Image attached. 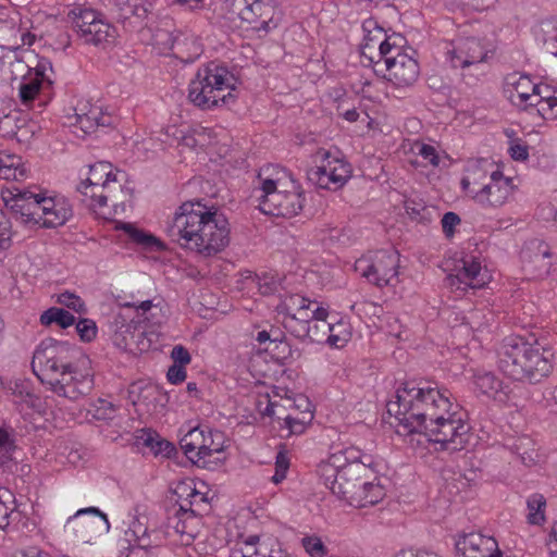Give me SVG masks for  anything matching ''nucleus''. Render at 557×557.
<instances>
[{"mask_svg": "<svg viewBox=\"0 0 557 557\" xmlns=\"http://www.w3.org/2000/svg\"><path fill=\"white\" fill-rule=\"evenodd\" d=\"M450 393L428 382L406 381L396 389L395 400L386 405L395 417L397 434L424 433L443 450L459 451L469 441L465 414L449 400Z\"/></svg>", "mask_w": 557, "mask_h": 557, "instance_id": "f257e3e1", "label": "nucleus"}, {"mask_svg": "<svg viewBox=\"0 0 557 557\" xmlns=\"http://www.w3.org/2000/svg\"><path fill=\"white\" fill-rule=\"evenodd\" d=\"M89 359L76 347L52 338L45 339L33 355L32 369L42 384L59 396L76 400L94 388Z\"/></svg>", "mask_w": 557, "mask_h": 557, "instance_id": "f03ea898", "label": "nucleus"}, {"mask_svg": "<svg viewBox=\"0 0 557 557\" xmlns=\"http://www.w3.org/2000/svg\"><path fill=\"white\" fill-rule=\"evenodd\" d=\"M165 232L182 248L205 258L218 255L230 244V224L225 216L200 200L182 203Z\"/></svg>", "mask_w": 557, "mask_h": 557, "instance_id": "7ed1b4c3", "label": "nucleus"}, {"mask_svg": "<svg viewBox=\"0 0 557 557\" xmlns=\"http://www.w3.org/2000/svg\"><path fill=\"white\" fill-rule=\"evenodd\" d=\"M497 356L498 368L505 375L536 384L552 373L555 354L537 341L530 343L521 336H509L503 341Z\"/></svg>", "mask_w": 557, "mask_h": 557, "instance_id": "20e7f679", "label": "nucleus"}, {"mask_svg": "<svg viewBox=\"0 0 557 557\" xmlns=\"http://www.w3.org/2000/svg\"><path fill=\"white\" fill-rule=\"evenodd\" d=\"M255 197L264 214L293 218L304 208V196L298 184L284 170L265 166L258 173Z\"/></svg>", "mask_w": 557, "mask_h": 557, "instance_id": "39448f33", "label": "nucleus"}, {"mask_svg": "<svg viewBox=\"0 0 557 557\" xmlns=\"http://www.w3.org/2000/svg\"><path fill=\"white\" fill-rule=\"evenodd\" d=\"M235 77L226 67L210 62L198 69L188 88V99L202 110L235 103Z\"/></svg>", "mask_w": 557, "mask_h": 557, "instance_id": "423d86ee", "label": "nucleus"}, {"mask_svg": "<svg viewBox=\"0 0 557 557\" xmlns=\"http://www.w3.org/2000/svg\"><path fill=\"white\" fill-rule=\"evenodd\" d=\"M227 18L240 20L247 28L268 33L277 26L276 7L272 0H224Z\"/></svg>", "mask_w": 557, "mask_h": 557, "instance_id": "0eeeda50", "label": "nucleus"}, {"mask_svg": "<svg viewBox=\"0 0 557 557\" xmlns=\"http://www.w3.org/2000/svg\"><path fill=\"white\" fill-rule=\"evenodd\" d=\"M363 39L360 45L362 63L364 65H379L395 45L405 44L406 39L397 34L387 36L382 27H379L372 20H368L362 24Z\"/></svg>", "mask_w": 557, "mask_h": 557, "instance_id": "6e6552de", "label": "nucleus"}, {"mask_svg": "<svg viewBox=\"0 0 557 557\" xmlns=\"http://www.w3.org/2000/svg\"><path fill=\"white\" fill-rule=\"evenodd\" d=\"M393 45V50L376 65L374 72L382 74L397 87L411 86L419 77V64L403 51L404 44Z\"/></svg>", "mask_w": 557, "mask_h": 557, "instance_id": "1a4fd4ad", "label": "nucleus"}, {"mask_svg": "<svg viewBox=\"0 0 557 557\" xmlns=\"http://www.w3.org/2000/svg\"><path fill=\"white\" fill-rule=\"evenodd\" d=\"M180 444L193 463L205 467L207 458L224 450V436L220 431L195 428L181 438Z\"/></svg>", "mask_w": 557, "mask_h": 557, "instance_id": "9d476101", "label": "nucleus"}, {"mask_svg": "<svg viewBox=\"0 0 557 557\" xmlns=\"http://www.w3.org/2000/svg\"><path fill=\"white\" fill-rule=\"evenodd\" d=\"M397 269L398 256L384 250L363 256L355 262V270L379 287L393 284L398 275Z\"/></svg>", "mask_w": 557, "mask_h": 557, "instance_id": "9b49d317", "label": "nucleus"}, {"mask_svg": "<svg viewBox=\"0 0 557 557\" xmlns=\"http://www.w3.org/2000/svg\"><path fill=\"white\" fill-rule=\"evenodd\" d=\"M67 17L85 44L98 46L109 42L115 36V28L91 9L75 8L69 12Z\"/></svg>", "mask_w": 557, "mask_h": 557, "instance_id": "f8f14e48", "label": "nucleus"}, {"mask_svg": "<svg viewBox=\"0 0 557 557\" xmlns=\"http://www.w3.org/2000/svg\"><path fill=\"white\" fill-rule=\"evenodd\" d=\"M317 158L321 159V164L310 168L307 177L318 187L335 190L350 177V165L338 158H331L329 151L319 150Z\"/></svg>", "mask_w": 557, "mask_h": 557, "instance_id": "ddd939ff", "label": "nucleus"}, {"mask_svg": "<svg viewBox=\"0 0 557 557\" xmlns=\"http://www.w3.org/2000/svg\"><path fill=\"white\" fill-rule=\"evenodd\" d=\"M133 190L123 186L117 177L108 183L103 190L97 194L95 201L89 202L88 208L91 209L98 218L109 220L112 214L119 211L124 212L126 205L131 203Z\"/></svg>", "mask_w": 557, "mask_h": 557, "instance_id": "4468645a", "label": "nucleus"}, {"mask_svg": "<svg viewBox=\"0 0 557 557\" xmlns=\"http://www.w3.org/2000/svg\"><path fill=\"white\" fill-rule=\"evenodd\" d=\"M368 472L369 466L354 465L324 484L338 498L354 506L360 504L361 486Z\"/></svg>", "mask_w": 557, "mask_h": 557, "instance_id": "2eb2a0df", "label": "nucleus"}, {"mask_svg": "<svg viewBox=\"0 0 557 557\" xmlns=\"http://www.w3.org/2000/svg\"><path fill=\"white\" fill-rule=\"evenodd\" d=\"M41 193H36L29 188L13 186L1 191L2 200L8 209L25 218L26 221H33L40 209Z\"/></svg>", "mask_w": 557, "mask_h": 557, "instance_id": "dca6fc26", "label": "nucleus"}, {"mask_svg": "<svg viewBox=\"0 0 557 557\" xmlns=\"http://www.w3.org/2000/svg\"><path fill=\"white\" fill-rule=\"evenodd\" d=\"M371 463V456L364 455L359 448L351 446L332 454L326 461L321 462L319 474L326 483L354 465L370 466Z\"/></svg>", "mask_w": 557, "mask_h": 557, "instance_id": "f3484780", "label": "nucleus"}, {"mask_svg": "<svg viewBox=\"0 0 557 557\" xmlns=\"http://www.w3.org/2000/svg\"><path fill=\"white\" fill-rule=\"evenodd\" d=\"M512 190L511 178L496 170L491 172L490 181L479 193H475L473 200L483 208H499L507 202Z\"/></svg>", "mask_w": 557, "mask_h": 557, "instance_id": "a211bd4d", "label": "nucleus"}, {"mask_svg": "<svg viewBox=\"0 0 557 557\" xmlns=\"http://www.w3.org/2000/svg\"><path fill=\"white\" fill-rule=\"evenodd\" d=\"M117 176L113 173L112 164L109 162H98L90 165L88 177L81 182L77 191L81 194V201L87 207L97 198V194L103 190V187L115 180Z\"/></svg>", "mask_w": 557, "mask_h": 557, "instance_id": "6ab92c4d", "label": "nucleus"}, {"mask_svg": "<svg viewBox=\"0 0 557 557\" xmlns=\"http://www.w3.org/2000/svg\"><path fill=\"white\" fill-rule=\"evenodd\" d=\"M487 50L482 45L480 39L465 38L459 39L453 47L447 50V57L453 67L465 69L475 63H481L485 60Z\"/></svg>", "mask_w": 557, "mask_h": 557, "instance_id": "aec40b11", "label": "nucleus"}, {"mask_svg": "<svg viewBox=\"0 0 557 557\" xmlns=\"http://www.w3.org/2000/svg\"><path fill=\"white\" fill-rule=\"evenodd\" d=\"M505 94L508 100L520 109L531 107V99L541 96V86L534 84L527 75L510 74L506 78Z\"/></svg>", "mask_w": 557, "mask_h": 557, "instance_id": "412c9836", "label": "nucleus"}, {"mask_svg": "<svg viewBox=\"0 0 557 557\" xmlns=\"http://www.w3.org/2000/svg\"><path fill=\"white\" fill-rule=\"evenodd\" d=\"M549 246L542 240L531 242L522 251L523 269L534 278L549 273L552 267Z\"/></svg>", "mask_w": 557, "mask_h": 557, "instance_id": "4be33fe9", "label": "nucleus"}, {"mask_svg": "<svg viewBox=\"0 0 557 557\" xmlns=\"http://www.w3.org/2000/svg\"><path fill=\"white\" fill-rule=\"evenodd\" d=\"M481 271V263L474 257L463 258L457 273L446 277V284L455 290L480 288L485 284V277Z\"/></svg>", "mask_w": 557, "mask_h": 557, "instance_id": "5701e85b", "label": "nucleus"}, {"mask_svg": "<svg viewBox=\"0 0 557 557\" xmlns=\"http://www.w3.org/2000/svg\"><path fill=\"white\" fill-rule=\"evenodd\" d=\"M277 312L283 317L300 315L301 318H314V320L329 317L325 308L298 294L285 296L277 306Z\"/></svg>", "mask_w": 557, "mask_h": 557, "instance_id": "b1692460", "label": "nucleus"}, {"mask_svg": "<svg viewBox=\"0 0 557 557\" xmlns=\"http://www.w3.org/2000/svg\"><path fill=\"white\" fill-rule=\"evenodd\" d=\"M40 209L34 220L35 223H41L45 227H58L63 225L72 215V209L64 199L42 196L40 199Z\"/></svg>", "mask_w": 557, "mask_h": 557, "instance_id": "393cba45", "label": "nucleus"}, {"mask_svg": "<svg viewBox=\"0 0 557 557\" xmlns=\"http://www.w3.org/2000/svg\"><path fill=\"white\" fill-rule=\"evenodd\" d=\"M496 546L494 537L476 532L463 534L456 542L458 557H488Z\"/></svg>", "mask_w": 557, "mask_h": 557, "instance_id": "a878e982", "label": "nucleus"}, {"mask_svg": "<svg viewBox=\"0 0 557 557\" xmlns=\"http://www.w3.org/2000/svg\"><path fill=\"white\" fill-rule=\"evenodd\" d=\"M67 524H82L84 528L82 537L87 541L91 540L96 533L108 531L110 528L107 515L96 507L79 509L69 519Z\"/></svg>", "mask_w": 557, "mask_h": 557, "instance_id": "bb28decb", "label": "nucleus"}, {"mask_svg": "<svg viewBox=\"0 0 557 557\" xmlns=\"http://www.w3.org/2000/svg\"><path fill=\"white\" fill-rule=\"evenodd\" d=\"M32 131L28 129L26 114L17 109H0V136L23 141Z\"/></svg>", "mask_w": 557, "mask_h": 557, "instance_id": "cd10ccee", "label": "nucleus"}, {"mask_svg": "<svg viewBox=\"0 0 557 557\" xmlns=\"http://www.w3.org/2000/svg\"><path fill=\"white\" fill-rule=\"evenodd\" d=\"M170 49L182 62H194L202 53V45L189 32L174 30L170 35Z\"/></svg>", "mask_w": 557, "mask_h": 557, "instance_id": "c85d7f7f", "label": "nucleus"}, {"mask_svg": "<svg viewBox=\"0 0 557 557\" xmlns=\"http://www.w3.org/2000/svg\"><path fill=\"white\" fill-rule=\"evenodd\" d=\"M176 493L178 495V506L181 510L201 517L209 509L207 496L189 484H180Z\"/></svg>", "mask_w": 557, "mask_h": 557, "instance_id": "c756f323", "label": "nucleus"}, {"mask_svg": "<svg viewBox=\"0 0 557 557\" xmlns=\"http://www.w3.org/2000/svg\"><path fill=\"white\" fill-rule=\"evenodd\" d=\"M76 124L84 133H91L98 126H104L108 123L109 116L104 115L101 108L82 102L75 108Z\"/></svg>", "mask_w": 557, "mask_h": 557, "instance_id": "7c9ffc66", "label": "nucleus"}, {"mask_svg": "<svg viewBox=\"0 0 557 557\" xmlns=\"http://www.w3.org/2000/svg\"><path fill=\"white\" fill-rule=\"evenodd\" d=\"M326 319L327 318L319 320L321 322L322 333L326 335V343L332 347H344L351 337L350 324L344 319H339L336 322H326Z\"/></svg>", "mask_w": 557, "mask_h": 557, "instance_id": "2f4dec72", "label": "nucleus"}, {"mask_svg": "<svg viewBox=\"0 0 557 557\" xmlns=\"http://www.w3.org/2000/svg\"><path fill=\"white\" fill-rule=\"evenodd\" d=\"M27 177V169L22 158L16 154L0 151V180L23 181Z\"/></svg>", "mask_w": 557, "mask_h": 557, "instance_id": "473e14b6", "label": "nucleus"}, {"mask_svg": "<svg viewBox=\"0 0 557 557\" xmlns=\"http://www.w3.org/2000/svg\"><path fill=\"white\" fill-rule=\"evenodd\" d=\"M201 525V517L188 511L178 509L176 513V522L173 525L175 532L183 537L186 544H189L199 533Z\"/></svg>", "mask_w": 557, "mask_h": 557, "instance_id": "72a5a7b5", "label": "nucleus"}, {"mask_svg": "<svg viewBox=\"0 0 557 557\" xmlns=\"http://www.w3.org/2000/svg\"><path fill=\"white\" fill-rule=\"evenodd\" d=\"M126 535L129 536L128 541L134 540V542L141 547L158 546V544L151 540L148 527V517L146 515L140 513L134 516Z\"/></svg>", "mask_w": 557, "mask_h": 557, "instance_id": "f704fd0d", "label": "nucleus"}, {"mask_svg": "<svg viewBox=\"0 0 557 557\" xmlns=\"http://www.w3.org/2000/svg\"><path fill=\"white\" fill-rule=\"evenodd\" d=\"M490 174L481 165L474 164L470 166L461 180L462 189L474 199L475 193H479L490 181Z\"/></svg>", "mask_w": 557, "mask_h": 557, "instance_id": "c9c22d12", "label": "nucleus"}, {"mask_svg": "<svg viewBox=\"0 0 557 557\" xmlns=\"http://www.w3.org/2000/svg\"><path fill=\"white\" fill-rule=\"evenodd\" d=\"M510 450L516 454L521 462L528 467L535 465L537 454L535 449V443L529 436L518 437L512 445Z\"/></svg>", "mask_w": 557, "mask_h": 557, "instance_id": "e433bc0d", "label": "nucleus"}, {"mask_svg": "<svg viewBox=\"0 0 557 557\" xmlns=\"http://www.w3.org/2000/svg\"><path fill=\"white\" fill-rule=\"evenodd\" d=\"M476 388L484 395L497 399L502 392V381L492 372L479 373L474 377Z\"/></svg>", "mask_w": 557, "mask_h": 557, "instance_id": "4c0bfd02", "label": "nucleus"}, {"mask_svg": "<svg viewBox=\"0 0 557 557\" xmlns=\"http://www.w3.org/2000/svg\"><path fill=\"white\" fill-rule=\"evenodd\" d=\"M123 306L141 310L143 315H145V321L151 325H161L166 320L163 309L159 305H152L151 300H144L138 305L135 302H125Z\"/></svg>", "mask_w": 557, "mask_h": 557, "instance_id": "58836bf2", "label": "nucleus"}, {"mask_svg": "<svg viewBox=\"0 0 557 557\" xmlns=\"http://www.w3.org/2000/svg\"><path fill=\"white\" fill-rule=\"evenodd\" d=\"M40 323L46 326L55 323L60 327L66 329L75 323V318L63 308L51 307L41 313Z\"/></svg>", "mask_w": 557, "mask_h": 557, "instance_id": "ea45409f", "label": "nucleus"}, {"mask_svg": "<svg viewBox=\"0 0 557 557\" xmlns=\"http://www.w3.org/2000/svg\"><path fill=\"white\" fill-rule=\"evenodd\" d=\"M46 84L41 83L39 78L25 77L20 84L18 96L23 104L28 106L32 103L37 96H39L45 89H48Z\"/></svg>", "mask_w": 557, "mask_h": 557, "instance_id": "a19ab883", "label": "nucleus"}, {"mask_svg": "<svg viewBox=\"0 0 557 557\" xmlns=\"http://www.w3.org/2000/svg\"><path fill=\"white\" fill-rule=\"evenodd\" d=\"M311 320H314V318H301L300 315L283 317L282 323L295 337L305 341L308 336H312L310 333Z\"/></svg>", "mask_w": 557, "mask_h": 557, "instance_id": "79ce46f5", "label": "nucleus"}, {"mask_svg": "<svg viewBox=\"0 0 557 557\" xmlns=\"http://www.w3.org/2000/svg\"><path fill=\"white\" fill-rule=\"evenodd\" d=\"M405 209L411 220L419 223H429L433 220L435 211L432 207L426 206L421 200L407 199L405 201Z\"/></svg>", "mask_w": 557, "mask_h": 557, "instance_id": "37998d69", "label": "nucleus"}, {"mask_svg": "<svg viewBox=\"0 0 557 557\" xmlns=\"http://www.w3.org/2000/svg\"><path fill=\"white\" fill-rule=\"evenodd\" d=\"M141 433L143 434L139 436V438L147 447H150L156 455L170 457L174 451V446L165 440H160L157 433L150 430H143Z\"/></svg>", "mask_w": 557, "mask_h": 557, "instance_id": "c03bdc74", "label": "nucleus"}, {"mask_svg": "<svg viewBox=\"0 0 557 557\" xmlns=\"http://www.w3.org/2000/svg\"><path fill=\"white\" fill-rule=\"evenodd\" d=\"M385 492L382 485L366 480L361 486L360 504H355V507L373 506L383 499Z\"/></svg>", "mask_w": 557, "mask_h": 557, "instance_id": "a18cd8bd", "label": "nucleus"}, {"mask_svg": "<svg viewBox=\"0 0 557 557\" xmlns=\"http://www.w3.org/2000/svg\"><path fill=\"white\" fill-rule=\"evenodd\" d=\"M529 513L527 516L530 524H541L545 521L546 499L542 494H532L527 500Z\"/></svg>", "mask_w": 557, "mask_h": 557, "instance_id": "49530a36", "label": "nucleus"}, {"mask_svg": "<svg viewBox=\"0 0 557 557\" xmlns=\"http://www.w3.org/2000/svg\"><path fill=\"white\" fill-rule=\"evenodd\" d=\"M115 411L116 408L111 401L98 398L89 405L87 413L95 420L107 421L114 418Z\"/></svg>", "mask_w": 557, "mask_h": 557, "instance_id": "de8ad7c7", "label": "nucleus"}, {"mask_svg": "<svg viewBox=\"0 0 557 557\" xmlns=\"http://www.w3.org/2000/svg\"><path fill=\"white\" fill-rule=\"evenodd\" d=\"M132 329H133V322L131 323H123L122 325L117 326L112 335V342L113 344L124 350V351H134L136 346L134 345V341L132 338Z\"/></svg>", "mask_w": 557, "mask_h": 557, "instance_id": "09e8293b", "label": "nucleus"}, {"mask_svg": "<svg viewBox=\"0 0 557 557\" xmlns=\"http://www.w3.org/2000/svg\"><path fill=\"white\" fill-rule=\"evenodd\" d=\"M121 228L126 232L129 237L137 244H140L145 247H157L158 249H162V243L154 237L153 235L146 234L145 232L137 230L129 223H123Z\"/></svg>", "mask_w": 557, "mask_h": 557, "instance_id": "8fccbe9b", "label": "nucleus"}, {"mask_svg": "<svg viewBox=\"0 0 557 557\" xmlns=\"http://www.w3.org/2000/svg\"><path fill=\"white\" fill-rule=\"evenodd\" d=\"M13 401L26 407H34L37 400L36 396L29 391L28 385L24 382H15L12 387Z\"/></svg>", "mask_w": 557, "mask_h": 557, "instance_id": "3c124183", "label": "nucleus"}, {"mask_svg": "<svg viewBox=\"0 0 557 557\" xmlns=\"http://www.w3.org/2000/svg\"><path fill=\"white\" fill-rule=\"evenodd\" d=\"M160 394L158 387L147 383L145 381H137L129 385L128 387V399L129 401L136 406L140 404V395L141 394Z\"/></svg>", "mask_w": 557, "mask_h": 557, "instance_id": "603ef678", "label": "nucleus"}, {"mask_svg": "<svg viewBox=\"0 0 557 557\" xmlns=\"http://www.w3.org/2000/svg\"><path fill=\"white\" fill-rule=\"evenodd\" d=\"M57 302L63 307H66L77 313H85L86 306L83 299L74 293L64 292L58 295Z\"/></svg>", "mask_w": 557, "mask_h": 557, "instance_id": "864d4df0", "label": "nucleus"}, {"mask_svg": "<svg viewBox=\"0 0 557 557\" xmlns=\"http://www.w3.org/2000/svg\"><path fill=\"white\" fill-rule=\"evenodd\" d=\"M301 544L310 557H324L327 553L326 546L317 535L305 536Z\"/></svg>", "mask_w": 557, "mask_h": 557, "instance_id": "5fc2aeb1", "label": "nucleus"}, {"mask_svg": "<svg viewBox=\"0 0 557 557\" xmlns=\"http://www.w3.org/2000/svg\"><path fill=\"white\" fill-rule=\"evenodd\" d=\"M289 468V458L285 446H281L275 457V473L272 476V482L278 484L286 478V472Z\"/></svg>", "mask_w": 557, "mask_h": 557, "instance_id": "6e6d98bb", "label": "nucleus"}, {"mask_svg": "<svg viewBox=\"0 0 557 557\" xmlns=\"http://www.w3.org/2000/svg\"><path fill=\"white\" fill-rule=\"evenodd\" d=\"M151 5L150 0H127L123 10L125 13L129 12L138 18H144L151 10Z\"/></svg>", "mask_w": 557, "mask_h": 557, "instance_id": "4d7b16f0", "label": "nucleus"}, {"mask_svg": "<svg viewBox=\"0 0 557 557\" xmlns=\"http://www.w3.org/2000/svg\"><path fill=\"white\" fill-rule=\"evenodd\" d=\"M34 75L32 77L39 78L41 83L46 84L47 87H51L53 84L51 74L53 73L52 64L47 59H41L38 61L36 67L34 69Z\"/></svg>", "mask_w": 557, "mask_h": 557, "instance_id": "13d9d810", "label": "nucleus"}, {"mask_svg": "<svg viewBox=\"0 0 557 557\" xmlns=\"http://www.w3.org/2000/svg\"><path fill=\"white\" fill-rule=\"evenodd\" d=\"M11 222L4 214L2 210H0V251H4L11 247Z\"/></svg>", "mask_w": 557, "mask_h": 557, "instance_id": "bf43d9fd", "label": "nucleus"}, {"mask_svg": "<svg viewBox=\"0 0 557 557\" xmlns=\"http://www.w3.org/2000/svg\"><path fill=\"white\" fill-rule=\"evenodd\" d=\"M132 338L134 341V345L136 346L134 351H129L133 355L146 351L150 346L149 341L146 338L145 330L135 323H133Z\"/></svg>", "mask_w": 557, "mask_h": 557, "instance_id": "052dcab7", "label": "nucleus"}, {"mask_svg": "<svg viewBox=\"0 0 557 557\" xmlns=\"http://www.w3.org/2000/svg\"><path fill=\"white\" fill-rule=\"evenodd\" d=\"M76 331L84 342H90L96 337L97 326L92 320L89 319H81L76 323Z\"/></svg>", "mask_w": 557, "mask_h": 557, "instance_id": "680f3d73", "label": "nucleus"}, {"mask_svg": "<svg viewBox=\"0 0 557 557\" xmlns=\"http://www.w3.org/2000/svg\"><path fill=\"white\" fill-rule=\"evenodd\" d=\"M416 147L418 149V156H420L423 160L428 161L433 166L438 165L440 157L435 147L423 143H417Z\"/></svg>", "mask_w": 557, "mask_h": 557, "instance_id": "e2e57ef3", "label": "nucleus"}, {"mask_svg": "<svg viewBox=\"0 0 557 557\" xmlns=\"http://www.w3.org/2000/svg\"><path fill=\"white\" fill-rule=\"evenodd\" d=\"M191 132L195 141L200 146L210 145L215 138L214 129L202 125L195 126Z\"/></svg>", "mask_w": 557, "mask_h": 557, "instance_id": "0e129e2a", "label": "nucleus"}, {"mask_svg": "<svg viewBox=\"0 0 557 557\" xmlns=\"http://www.w3.org/2000/svg\"><path fill=\"white\" fill-rule=\"evenodd\" d=\"M531 107H537V112L545 117L548 112H553L557 107V97L541 95L536 102H531Z\"/></svg>", "mask_w": 557, "mask_h": 557, "instance_id": "69168bd1", "label": "nucleus"}, {"mask_svg": "<svg viewBox=\"0 0 557 557\" xmlns=\"http://www.w3.org/2000/svg\"><path fill=\"white\" fill-rule=\"evenodd\" d=\"M442 228L444 234L447 237H451L454 235V230L456 225L460 223V218L455 212H446L442 218Z\"/></svg>", "mask_w": 557, "mask_h": 557, "instance_id": "338daca9", "label": "nucleus"}, {"mask_svg": "<svg viewBox=\"0 0 557 557\" xmlns=\"http://www.w3.org/2000/svg\"><path fill=\"white\" fill-rule=\"evenodd\" d=\"M171 358L176 366L185 367L191 361L189 351L182 345L174 346L171 352Z\"/></svg>", "mask_w": 557, "mask_h": 557, "instance_id": "774afa93", "label": "nucleus"}]
</instances>
